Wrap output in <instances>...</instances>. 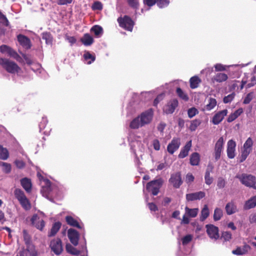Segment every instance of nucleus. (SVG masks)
<instances>
[{
    "label": "nucleus",
    "mask_w": 256,
    "mask_h": 256,
    "mask_svg": "<svg viewBox=\"0 0 256 256\" xmlns=\"http://www.w3.org/2000/svg\"><path fill=\"white\" fill-rule=\"evenodd\" d=\"M153 115L154 112L152 108L146 110L131 122L130 128L132 129H137L150 124L152 120Z\"/></svg>",
    "instance_id": "f257e3e1"
},
{
    "label": "nucleus",
    "mask_w": 256,
    "mask_h": 256,
    "mask_svg": "<svg viewBox=\"0 0 256 256\" xmlns=\"http://www.w3.org/2000/svg\"><path fill=\"white\" fill-rule=\"evenodd\" d=\"M236 178L242 184L256 190V178L255 176L250 174H242L241 175H237Z\"/></svg>",
    "instance_id": "f03ea898"
},
{
    "label": "nucleus",
    "mask_w": 256,
    "mask_h": 256,
    "mask_svg": "<svg viewBox=\"0 0 256 256\" xmlns=\"http://www.w3.org/2000/svg\"><path fill=\"white\" fill-rule=\"evenodd\" d=\"M0 64L10 74L18 72L20 70V68L15 62L6 58H0Z\"/></svg>",
    "instance_id": "7ed1b4c3"
},
{
    "label": "nucleus",
    "mask_w": 256,
    "mask_h": 256,
    "mask_svg": "<svg viewBox=\"0 0 256 256\" xmlns=\"http://www.w3.org/2000/svg\"><path fill=\"white\" fill-rule=\"evenodd\" d=\"M14 194L16 198L18 200L24 209L28 210L30 208L31 206L30 201L22 190L20 188L15 189Z\"/></svg>",
    "instance_id": "20e7f679"
},
{
    "label": "nucleus",
    "mask_w": 256,
    "mask_h": 256,
    "mask_svg": "<svg viewBox=\"0 0 256 256\" xmlns=\"http://www.w3.org/2000/svg\"><path fill=\"white\" fill-rule=\"evenodd\" d=\"M163 180L161 178L148 182L146 186V190L153 196H156L162 185Z\"/></svg>",
    "instance_id": "39448f33"
},
{
    "label": "nucleus",
    "mask_w": 256,
    "mask_h": 256,
    "mask_svg": "<svg viewBox=\"0 0 256 256\" xmlns=\"http://www.w3.org/2000/svg\"><path fill=\"white\" fill-rule=\"evenodd\" d=\"M253 140L251 138H248L244 144L241 156L240 157V162H244L252 150Z\"/></svg>",
    "instance_id": "423d86ee"
},
{
    "label": "nucleus",
    "mask_w": 256,
    "mask_h": 256,
    "mask_svg": "<svg viewBox=\"0 0 256 256\" xmlns=\"http://www.w3.org/2000/svg\"><path fill=\"white\" fill-rule=\"evenodd\" d=\"M117 21L120 26L128 31H132L134 22L130 17L127 16H124V18L120 17Z\"/></svg>",
    "instance_id": "0eeeda50"
},
{
    "label": "nucleus",
    "mask_w": 256,
    "mask_h": 256,
    "mask_svg": "<svg viewBox=\"0 0 256 256\" xmlns=\"http://www.w3.org/2000/svg\"><path fill=\"white\" fill-rule=\"evenodd\" d=\"M52 252L57 256L60 255L63 251L62 240L56 238L51 240L50 244Z\"/></svg>",
    "instance_id": "6e6552de"
},
{
    "label": "nucleus",
    "mask_w": 256,
    "mask_h": 256,
    "mask_svg": "<svg viewBox=\"0 0 256 256\" xmlns=\"http://www.w3.org/2000/svg\"><path fill=\"white\" fill-rule=\"evenodd\" d=\"M198 212V208H190L188 206L185 208V214L182 216L181 224H188L190 222L189 218H195Z\"/></svg>",
    "instance_id": "1a4fd4ad"
},
{
    "label": "nucleus",
    "mask_w": 256,
    "mask_h": 256,
    "mask_svg": "<svg viewBox=\"0 0 256 256\" xmlns=\"http://www.w3.org/2000/svg\"><path fill=\"white\" fill-rule=\"evenodd\" d=\"M169 182L172 185L174 188H180L183 182L180 172H176V173L172 174L170 176V178L169 179Z\"/></svg>",
    "instance_id": "9d476101"
},
{
    "label": "nucleus",
    "mask_w": 256,
    "mask_h": 256,
    "mask_svg": "<svg viewBox=\"0 0 256 256\" xmlns=\"http://www.w3.org/2000/svg\"><path fill=\"white\" fill-rule=\"evenodd\" d=\"M224 142V138L222 136H221L215 144L214 156L216 160H218L220 158L221 152L223 150Z\"/></svg>",
    "instance_id": "9b49d317"
},
{
    "label": "nucleus",
    "mask_w": 256,
    "mask_h": 256,
    "mask_svg": "<svg viewBox=\"0 0 256 256\" xmlns=\"http://www.w3.org/2000/svg\"><path fill=\"white\" fill-rule=\"evenodd\" d=\"M68 238L72 244L76 246L78 244L80 234L75 230L70 228L68 232Z\"/></svg>",
    "instance_id": "f8f14e48"
},
{
    "label": "nucleus",
    "mask_w": 256,
    "mask_h": 256,
    "mask_svg": "<svg viewBox=\"0 0 256 256\" xmlns=\"http://www.w3.org/2000/svg\"><path fill=\"white\" fill-rule=\"evenodd\" d=\"M206 232L212 239L217 240L219 238L218 228L214 225H206Z\"/></svg>",
    "instance_id": "ddd939ff"
},
{
    "label": "nucleus",
    "mask_w": 256,
    "mask_h": 256,
    "mask_svg": "<svg viewBox=\"0 0 256 256\" xmlns=\"http://www.w3.org/2000/svg\"><path fill=\"white\" fill-rule=\"evenodd\" d=\"M236 143L232 140H230L227 144L226 152L228 157L229 158H234L236 156Z\"/></svg>",
    "instance_id": "4468645a"
},
{
    "label": "nucleus",
    "mask_w": 256,
    "mask_h": 256,
    "mask_svg": "<svg viewBox=\"0 0 256 256\" xmlns=\"http://www.w3.org/2000/svg\"><path fill=\"white\" fill-rule=\"evenodd\" d=\"M206 196L204 192L200 191L188 194H186V200L188 201H194L200 200L204 198Z\"/></svg>",
    "instance_id": "2eb2a0df"
},
{
    "label": "nucleus",
    "mask_w": 256,
    "mask_h": 256,
    "mask_svg": "<svg viewBox=\"0 0 256 256\" xmlns=\"http://www.w3.org/2000/svg\"><path fill=\"white\" fill-rule=\"evenodd\" d=\"M180 140L178 138H173L167 146V150L170 154H173L180 147Z\"/></svg>",
    "instance_id": "dca6fc26"
},
{
    "label": "nucleus",
    "mask_w": 256,
    "mask_h": 256,
    "mask_svg": "<svg viewBox=\"0 0 256 256\" xmlns=\"http://www.w3.org/2000/svg\"><path fill=\"white\" fill-rule=\"evenodd\" d=\"M228 114V110L225 109L220 111L214 114L212 118V122L216 125L219 124Z\"/></svg>",
    "instance_id": "f3484780"
},
{
    "label": "nucleus",
    "mask_w": 256,
    "mask_h": 256,
    "mask_svg": "<svg viewBox=\"0 0 256 256\" xmlns=\"http://www.w3.org/2000/svg\"><path fill=\"white\" fill-rule=\"evenodd\" d=\"M18 40L20 44L25 49L28 50L31 48V42L30 39L22 34L18 36Z\"/></svg>",
    "instance_id": "a211bd4d"
},
{
    "label": "nucleus",
    "mask_w": 256,
    "mask_h": 256,
    "mask_svg": "<svg viewBox=\"0 0 256 256\" xmlns=\"http://www.w3.org/2000/svg\"><path fill=\"white\" fill-rule=\"evenodd\" d=\"M178 101L176 99H173L170 100L164 109L166 114H172L176 108L178 106Z\"/></svg>",
    "instance_id": "6ab92c4d"
},
{
    "label": "nucleus",
    "mask_w": 256,
    "mask_h": 256,
    "mask_svg": "<svg viewBox=\"0 0 256 256\" xmlns=\"http://www.w3.org/2000/svg\"><path fill=\"white\" fill-rule=\"evenodd\" d=\"M192 146V141L190 140L186 142L184 146L182 148L178 156L180 158H183L186 157Z\"/></svg>",
    "instance_id": "aec40b11"
},
{
    "label": "nucleus",
    "mask_w": 256,
    "mask_h": 256,
    "mask_svg": "<svg viewBox=\"0 0 256 256\" xmlns=\"http://www.w3.org/2000/svg\"><path fill=\"white\" fill-rule=\"evenodd\" d=\"M20 184L26 192H31L32 184L30 179L27 178H22Z\"/></svg>",
    "instance_id": "412c9836"
},
{
    "label": "nucleus",
    "mask_w": 256,
    "mask_h": 256,
    "mask_svg": "<svg viewBox=\"0 0 256 256\" xmlns=\"http://www.w3.org/2000/svg\"><path fill=\"white\" fill-rule=\"evenodd\" d=\"M228 78V76L224 73H218L212 78V82L213 83L215 82H225Z\"/></svg>",
    "instance_id": "4be33fe9"
},
{
    "label": "nucleus",
    "mask_w": 256,
    "mask_h": 256,
    "mask_svg": "<svg viewBox=\"0 0 256 256\" xmlns=\"http://www.w3.org/2000/svg\"><path fill=\"white\" fill-rule=\"evenodd\" d=\"M256 206V196L251 197L246 200L244 205V208L249 210L254 208Z\"/></svg>",
    "instance_id": "5701e85b"
},
{
    "label": "nucleus",
    "mask_w": 256,
    "mask_h": 256,
    "mask_svg": "<svg viewBox=\"0 0 256 256\" xmlns=\"http://www.w3.org/2000/svg\"><path fill=\"white\" fill-rule=\"evenodd\" d=\"M81 42L86 46H89L94 42L93 38L89 34H85L81 38Z\"/></svg>",
    "instance_id": "b1692460"
},
{
    "label": "nucleus",
    "mask_w": 256,
    "mask_h": 256,
    "mask_svg": "<svg viewBox=\"0 0 256 256\" xmlns=\"http://www.w3.org/2000/svg\"><path fill=\"white\" fill-rule=\"evenodd\" d=\"M190 164L192 166H198L200 162V156L198 153H192L190 156Z\"/></svg>",
    "instance_id": "393cba45"
},
{
    "label": "nucleus",
    "mask_w": 256,
    "mask_h": 256,
    "mask_svg": "<svg viewBox=\"0 0 256 256\" xmlns=\"http://www.w3.org/2000/svg\"><path fill=\"white\" fill-rule=\"evenodd\" d=\"M250 249V246L246 244L243 248L238 247L235 250H233L232 253L236 255H242L247 252Z\"/></svg>",
    "instance_id": "a878e982"
},
{
    "label": "nucleus",
    "mask_w": 256,
    "mask_h": 256,
    "mask_svg": "<svg viewBox=\"0 0 256 256\" xmlns=\"http://www.w3.org/2000/svg\"><path fill=\"white\" fill-rule=\"evenodd\" d=\"M225 208L227 214L228 215L232 214L237 211L236 206L233 202L228 203Z\"/></svg>",
    "instance_id": "bb28decb"
},
{
    "label": "nucleus",
    "mask_w": 256,
    "mask_h": 256,
    "mask_svg": "<svg viewBox=\"0 0 256 256\" xmlns=\"http://www.w3.org/2000/svg\"><path fill=\"white\" fill-rule=\"evenodd\" d=\"M201 80L198 76H194L190 80V87L192 89L197 88Z\"/></svg>",
    "instance_id": "cd10ccee"
},
{
    "label": "nucleus",
    "mask_w": 256,
    "mask_h": 256,
    "mask_svg": "<svg viewBox=\"0 0 256 256\" xmlns=\"http://www.w3.org/2000/svg\"><path fill=\"white\" fill-rule=\"evenodd\" d=\"M209 210L207 205H204L202 210L200 220V222H204L209 216Z\"/></svg>",
    "instance_id": "c85d7f7f"
},
{
    "label": "nucleus",
    "mask_w": 256,
    "mask_h": 256,
    "mask_svg": "<svg viewBox=\"0 0 256 256\" xmlns=\"http://www.w3.org/2000/svg\"><path fill=\"white\" fill-rule=\"evenodd\" d=\"M91 32H94L96 36L100 37L102 34L103 30L102 28L98 25H95L92 26L90 30Z\"/></svg>",
    "instance_id": "c756f323"
},
{
    "label": "nucleus",
    "mask_w": 256,
    "mask_h": 256,
    "mask_svg": "<svg viewBox=\"0 0 256 256\" xmlns=\"http://www.w3.org/2000/svg\"><path fill=\"white\" fill-rule=\"evenodd\" d=\"M216 104V99L210 98L208 100V103L204 106V110H210Z\"/></svg>",
    "instance_id": "7c9ffc66"
},
{
    "label": "nucleus",
    "mask_w": 256,
    "mask_h": 256,
    "mask_svg": "<svg viewBox=\"0 0 256 256\" xmlns=\"http://www.w3.org/2000/svg\"><path fill=\"white\" fill-rule=\"evenodd\" d=\"M42 38L45 40L47 44H52V38L50 32H44L42 34Z\"/></svg>",
    "instance_id": "2f4dec72"
},
{
    "label": "nucleus",
    "mask_w": 256,
    "mask_h": 256,
    "mask_svg": "<svg viewBox=\"0 0 256 256\" xmlns=\"http://www.w3.org/2000/svg\"><path fill=\"white\" fill-rule=\"evenodd\" d=\"M66 250L68 252L74 255L77 256L80 254V251L79 250H77L70 244L66 245Z\"/></svg>",
    "instance_id": "473e14b6"
},
{
    "label": "nucleus",
    "mask_w": 256,
    "mask_h": 256,
    "mask_svg": "<svg viewBox=\"0 0 256 256\" xmlns=\"http://www.w3.org/2000/svg\"><path fill=\"white\" fill-rule=\"evenodd\" d=\"M201 120L198 119H195L190 122V130L192 132L195 131L196 128L200 124Z\"/></svg>",
    "instance_id": "72a5a7b5"
},
{
    "label": "nucleus",
    "mask_w": 256,
    "mask_h": 256,
    "mask_svg": "<svg viewBox=\"0 0 256 256\" xmlns=\"http://www.w3.org/2000/svg\"><path fill=\"white\" fill-rule=\"evenodd\" d=\"M9 156L8 152L6 148L0 146V159L6 160Z\"/></svg>",
    "instance_id": "f704fd0d"
},
{
    "label": "nucleus",
    "mask_w": 256,
    "mask_h": 256,
    "mask_svg": "<svg viewBox=\"0 0 256 256\" xmlns=\"http://www.w3.org/2000/svg\"><path fill=\"white\" fill-rule=\"evenodd\" d=\"M176 92L178 96L184 101H188V95L185 94L180 88H176Z\"/></svg>",
    "instance_id": "c9c22d12"
},
{
    "label": "nucleus",
    "mask_w": 256,
    "mask_h": 256,
    "mask_svg": "<svg viewBox=\"0 0 256 256\" xmlns=\"http://www.w3.org/2000/svg\"><path fill=\"white\" fill-rule=\"evenodd\" d=\"M0 166L3 167L2 171L6 174H9L11 172L12 167L10 164L5 162H0Z\"/></svg>",
    "instance_id": "e433bc0d"
},
{
    "label": "nucleus",
    "mask_w": 256,
    "mask_h": 256,
    "mask_svg": "<svg viewBox=\"0 0 256 256\" xmlns=\"http://www.w3.org/2000/svg\"><path fill=\"white\" fill-rule=\"evenodd\" d=\"M222 216V211L220 208H216L214 210V219L215 221L218 220L220 219Z\"/></svg>",
    "instance_id": "4c0bfd02"
},
{
    "label": "nucleus",
    "mask_w": 256,
    "mask_h": 256,
    "mask_svg": "<svg viewBox=\"0 0 256 256\" xmlns=\"http://www.w3.org/2000/svg\"><path fill=\"white\" fill-rule=\"evenodd\" d=\"M32 224H44V221L40 219V217L36 214H34L32 216L30 220Z\"/></svg>",
    "instance_id": "58836bf2"
},
{
    "label": "nucleus",
    "mask_w": 256,
    "mask_h": 256,
    "mask_svg": "<svg viewBox=\"0 0 256 256\" xmlns=\"http://www.w3.org/2000/svg\"><path fill=\"white\" fill-rule=\"evenodd\" d=\"M60 226L61 225H53L50 232L48 234V236L51 237L55 236L60 230Z\"/></svg>",
    "instance_id": "ea45409f"
},
{
    "label": "nucleus",
    "mask_w": 256,
    "mask_h": 256,
    "mask_svg": "<svg viewBox=\"0 0 256 256\" xmlns=\"http://www.w3.org/2000/svg\"><path fill=\"white\" fill-rule=\"evenodd\" d=\"M159 8H162L166 7L170 4L168 0H156V2Z\"/></svg>",
    "instance_id": "a19ab883"
},
{
    "label": "nucleus",
    "mask_w": 256,
    "mask_h": 256,
    "mask_svg": "<svg viewBox=\"0 0 256 256\" xmlns=\"http://www.w3.org/2000/svg\"><path fill=\"white\" fill-rule=\"evenodd\" d=\"M210 172L209 171H206L204 180L206 184L208 185L211 184L213 182V178L212 177L210 176Z\"/></svg>",
    "instance_id": "79ce46f5"
},
{
    "label": "nucleus",
    "mask_w": 256,
    "mask_h": 256,
    "mask_svg": "<svg viewBox=\"0 0 256 256\" xmlns=\"http://www.w3.org/2000/svg\"><path fill=\"white\" fill-rule=\"evenodd\" d=\"M198 113V110L194 107L189 108L188 110V116L190 118H193Z\"/></svg>",
    "instance_id": "37998d69"
},
{
    "label": "nucleus",
    "mask_w": 256,
    "mask_h": 256,
    "mask_svg": "<svg viewBox=\"0 0 256 256\" xmlns=\"http://www.w3.org/2000/svg\"><path fill=\"white\" fill-rule=\"evenodd\" d=\"M192 238V236L191 234H188L182 239V244L184 246L190 242Z\"/></svg>",
    "instance_id": "c03bdc74"
},
{
    "label": "nucleus",
    "mask_w": 256,
    "mask_h": 256,
    "mask_svg": "<svg viewBox=\"0 0 256 256\" xmlns=\"http://www.w3.org/2000/svg\"><path fill=\"white\" fill-rule=\"evenodd\" d=\"M0 22L2 23L4 25L6 26H8L9 25V22L6 16L5 15L2 14V12L0 11Z\"/></svg>",
    "instance_id": "a18cd8bd"
},
{
    "label": "nucleus",
    "mask_w": 256,
    "mask_h": 256,
    "mask_svg": "<svg viewBox=\"0 0 256 256\" xmlns=\"http://www.w3.org/2000/svg\"><path fill=\"white\" fill-rule=\"evenodd\" d=\"M92 8L93 10H102V4L101 2L96 1L92 4Z\"/></svg>",
    "instance_id": "49530a36"
},
{
    "label": "nucleus",
    "mask_w": 256,
    "mask_h": 256,
    "mask_svg": "<svg viewBox=\"0 0 256 256\" xmlns=\"http://www.w3.org/2000/svg\"><path fill=\"white\" fill-rule=\"evenodd\" d=\"M235 96V94L232 92L231 94H228L227 96L224 97L223 102L224 104H228V102H231L232 100L234 98Z\"/></svg>",
    "instance_id": "de8ad7c7"
},
{
    "label": "nucleus",
    "mask_w": 256,
    "mask_h": 256,
    "mask_svg": "<svg viewBox=\"0 0 256 256\" xmlns=\"http://www.w3.org/2000/svg\"><path fill=\"white\" fill-rule=\"evenodd\" d=\"M226 185V181L224 178L220 177L218 179L217 186L218 188L221 189L224 187Z\"/></svg>",
    "instance_id": "09e8293b"
},
{
    "label": "nucleus",
    "mask_w": 256,
    "mask_h": 256,
    "mask_svg": "<svg viewBox=\"0 0 256 256\" xmlns=\"http://www.w3.org/2000/svg\"><path fill=\"white\" fill-rule=\"evenodd\" d=\"M254 97V93L252 92H250L247 94L246 96L244 98L243 103L244 104H248L252 100Z\"/></svg>",
    "instance_id": "8fccbe9b"
},
{
    "label": "nucleus",
    "mask_w": 256,
    "mask_h": 256,
    "mask_svg": "<svg viewBox=\"0 0 256 256\" xmlns=\"http://www.w3.org/2000/svg\"><path fill=\"white\" fill-rule=\"evenodd\" d=\"M66 220L67 224H80L78 220H74L71 216H66Z\"/></svg>",
    "instance_id": "3c124183"
},
{
    "label": "nucleus",
    "mask_w": 256,
    "mask_h": 256,
    "mask_svg": "<svg viewBox=\"0 0 256 256\" xmlns=\"http://www.w3.org/2000/svg\"><path fill=\"white\" fill-rule=\"evenodd\" d=\"M48 123V120L46 118L42 117V121L39 124L40 130H42L46 127Z\"/></svg>",
    "instance_id": "603ef678"
},
{
    "label": "nucleus",
    "mask_w": 256,
    "mask_h": 256,
    "mask_svg": "<svg viewBox=\"0 0 256 256\" xmlns=\"http://www.w3.org/2000/svg\"><path fill=\"white\" fill-rule=\"evenodd\" d=\"M143 2L145 5L151 7L156 4V0H144Z\"/></svg>",
    "instance_id": "864d4df0"
},
{
    "label": "nucleus",
    "mask_w": 256,
    "mask_h": 256,
    "mask_svg": "<svg viewBox=\"0 0 256 256\" xmlns=\"http://www.w3.org/2000/svg\"><path fill=\"white\" fill-rule=\"evenodd\" d=\"M84 58L85 60H87L88 59H90L92 62H94L96 58L94 56L91 54L89 52H86L84 55Z\"/></svg>",
    "instance_id": "5fc2aeb1"
},
{
    "label": "nucleus",
    "mask_w": 256,
    "mask_h": 256,
    "mask_svg": "<svg viewBox=\"0 0 256 256\" xmlns=\"http://www.w3.org/2000/svg\"><path fill=\"white\" fill-rule=\"evenodd\" d=\"M222 237L225 240H229L232 238V234L230 232H224L222 234Z\"/></svg>",
    "instance_id": "6e6d98bb"
},
{
    "label": "nucleus",
    "mask_w": 256,
    "mask_h": 256,
    "mask_svg": "<svg viewBox=\"0 0 256 256\" xmlns=\"http://www.w3.org/2000/svg\"><path fill=\"white\" fill-rule=\"evenodd\" d=\"M128 4L133 8H138V4L136 0H128Z\"/></svg>",
    "instance_id": "4d7b16f0"
},
{
    "label": "nucleus",
    "mask_w": 256,
    "mask_h": 256,
    "mask_svg": "<svg viewBox=\"0 0 256 256\" xmlns=\"http://www.w3.org/2000/svg\"><path fill=\"white\" fill-rule=\"evenodd\" d=\"M194 178L190 173H188L186 175V181L187 183L191 182L194 180Z\"/></svg>",
    "instance_id": "13d9d810"
},
{
    "label": "nucleus",
    "mask_w": 256,
    "mask_h": 256,
    "mask_svg": "<svg viewBox=\"0 0 256 256\" xmlns=\"http://www.w3.org/2000/svg\"><path fill=\"white\" fill-rule=\"evenodd\" d=\"M14 164H15L16 166V167L18 168H22L25 166L24 162H22V160H15Z\"/></svg>",
    "instance_id": "bf43d9fd"
},
{
    "label": "nucleus",
    "mask_w": 256,
    "mask_h": 256,
    "mask_svg": "<svg viewBox=\"0 0 256 256\" xmlns=\"http://www.w3.org/2000/svg\"><path fill=\"white\" fill-rule=\"evenodd\" d=\"M250 80H251V82L248 83L246 86L247 88H250L254 86V84H256V76H253L251 78Z\"/></svg>",
    "instance_id": "052dcab7"
},
{
    "label": "nucleus",
    "mask_w": 256,
    "mask_h": 256,
    "mask_svg": "<svg viewBox=\"0 0 256 256\" xmlns=\"http://www.w3.org/2000/svg\"><path fill=\"white\" fill-rule=\"evenodd\" d=\"M148 206L151 211L156 212L158 210L157 206L153 202L148 203Z\"/></svg>",
    "instance_id": "680f3d73"
},
{
    "label": "nucleus",
    "mask_w": 256,
    "mask_h": 256,
    "mask_svg": "<svg viewBox=\"0 0 256 256\" xmlns=\"http://www.w3.org/2000/svg\"><path fill=\"white\" fill-rule=\"evenodd\" d=\"M8 54L10 56H12L13 58H16L18 57H19V56L17 54V52L11 48H10V49L8 52Z\"/></svg>",
    "instance_id": "e2e57ef3"
},
{
    "label": "nucleus",
    "mask_w": 256,
    "mask_h": 256,
    "mask_svg": "<svg viewBox=\"0 0 256 256\" xmlns=\"http://www.w3.org/2000/svg\"><path fill=\"white\" fill-rule=\"evenodd\" d=\"M153 146L155 150H158L160 149V144L158 140H154Z\"/></svg>",
    "instance_id": "0e129e2a"
},
{
    "label": "nucleus",
    "mask_w": 256,
    "mask_h": 256,
    "mask_svg": "<svg viewBox=\"0 0 256 256\" xmlns=\"http://www.w3.org/2000/svg\"><path fill=\"white\" fill-rule=\"evenodd\" d=\"M163 98V94H160L157 96V97L154 99V105L156 106L158 102L162 99Z\"/></svg>",
    "instance_id": "69168bd1"
},
{
    "label": "nucleus",
    "mask_w": 256,
    "mask_h": 256,
    "mask_svg": "<svg viewBox=\"0 0 256 256\" xmlns=\"http://www.w3.org/2000/svg\"><path fill=\"white\" fill-rule=\"evenodd\" d=\"M66 39L70 44L71 46L75 44L76 42V40L74 36H66Z\"/></svg>",
    "instance_id": "338daca9"
},
{
    "label": "nucleus",
    "mask_w": 256,
    "mask_h": 256,
    "mask_svg": "<svg viewBox=\"0 0 256 256\" xmlns=\"http://www.w3.org/2000/svg\"><path fill=\"white\" fill-rule=\"evenodd\" d=\"M214 68L216 71H223L225 70L224 66L220 64H218L214 65Z\"/></svg>",
    "instance_id": "774afa93"
}]
</instances>
